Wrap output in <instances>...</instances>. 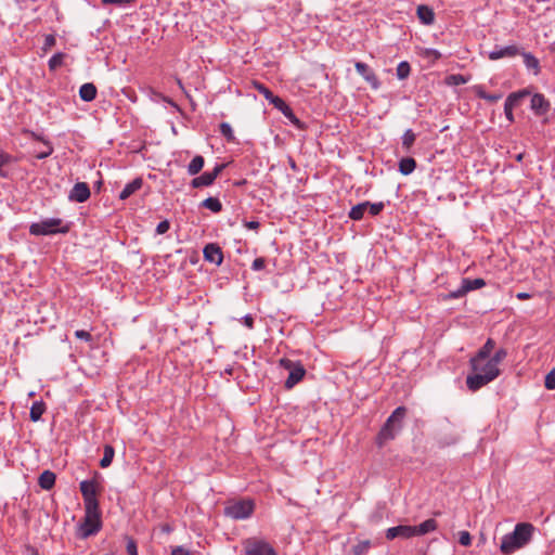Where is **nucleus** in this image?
Returning a JSON list of instances; mask_svg holds the SVG:
<instances>
[{
  "instance_id": "39",
  "label": "nucleus",
  "mask_w": 555,
  "mask_h": 555,
  "mask_svg": "<svg viewBox=\"0 0 555 555\" xmlns=\"http://www.w3.org/2000/svg\"><path fill=\"white\" fill-rule=\"evenodd\" d=\"M410 73H411V66L406 61H402L398 64L397 69H396L398 79H400V80L406 79L409 77Z\"/></svg>"
},
{
  "instance_id": "47",
  "label": "nucleus",
  "mask_w": 555,
  "mask_h": 555,
  "mask_svg": "<svg viewBox=\"0 0 555 555\" xmlns=\"http://www.w3.org/2000/svg\"><path fill=\"white\" fill-rule=\"evenodd\" d=\"M459 543L463 546H469L472 544L470 533L468 531H460Z\"/></svg>"
},
{
  "instance_id": "45",
  "label": "nucleus",
  "mask_w": 555,
  "mask_h": 555,
  "mask_svg": "<svg viewBox=\"0 0 555 555\" xmlns=\"http://www.w3.org/2000/svg\"><path fill=\"white\" fill-rule=\"evenodd\" d=\"M384 207L385 204L383 202L370 203L367 210L371 216H377L383 211Z\"/></svg>"
},
{
  "instance_id": "18",
  "label": "nucleus",
  "mask_w": 555,
  "mask_h": 555,
  "mask_svg": "<svg viewBox=\"0 0 555 555\" xmlns=\"http://www.w3.org/2000/svg\"><path fill=\"white\" fill-rule=\"evenodd\" d=\"M273 106L278 108L293 125L302 128V124L296 117L291 106L280 96L273 101Z\"/></svg>"
},
{
  "instance_id": "52",
  "label": "nucleus",
  "mask_w": 555,
  "mask_h": 555,
  "mask_svg": "<svg viewBox=\"0 0 555 555\" xmlns=\"http://www.w3.org/2000/svg\"><path fill=\"white\" fill-rule=\"evenodd\" d=\"M133 0H102L104 5L106 4H115L118 7H125L126 4L132 2Z\"/></svg>"
},
{
  "instance_id": "17",
  "label": "nucleus",
  "mask_w": 555,
  "mask_h": 555,
  "mask_svg": "<svg viewBox=\"0 0 555 555\" xmlns=\"http://www.w3.org/2000/svg\"><path fill=\"white\" fill-rule=\"evenodd\" d=\"M385 535L387 540H393L396 538L410 539L414 537L413 526L399 525L388 528Z\"/></svg>"
},
{
  "instance_id": "49",
  "label": "nucleus",
  "mask_w": 555,
  "mask_h": 555,
  "mask_svg": "<svg viewBox=\"0 0 555 555\" xmlns=\"http://www.w3.org/2000/svg\"><path fill=\"white\" fill-rule=\"evenodd\" d=\"M266 267V260L262 257L256 258L251 263V269L254 271H260Z\"/></svg>"
},
{
  "instance_id": "34",
  "label": "nucleus",
  "mask_w": 555,
  "mask_h": 555,
  "mask_svg": "<svg viewBox=\"0 0 555 555\" xmlns=\"http://www.w3.org/2000/svg\"><path fill=\"white\" fill-rule=\"evenodd\" d=\"M478 366L479 367H476V369H472L473 372H479V373H482L485 375H488L490 371H494L496 372V377L500 375L501 371L499 369V366L494 365V366H490V359H487L486 361L483 362H479L478 363Z\"/></svg>"
},
{
  "instance_id": "51",
  "label": "nucleus",
  "mask_w": 555,
  "mask_h": 555,
  "mask_svg": "<svg viewBox=\"0 0 555 555\" xmlns=\"http://www.w3.org/2000/svg\"><path fill=\"white\" fill-rule=\"evenodd\" d=\"M75 336L78 338V339H81V340H85V341H91L92 339V336L89 332L85 331V330H78L75 332Z\"/></svg>"
},
{
  "instance_id": "53",
  "label": "nucleus",
  "mask_w": 555,
  "mask_h": 555,
  "mask_svg": "<svg viewBox=\"0 0 555 555\" xmlns=\"http://www.w3.org/2000/svg\"><path fill=\"white\" fill-rule=\"evenodd\" d=\"M53 152V149L50 145H47V149L44 151H41L36 154V158L38 159H44L48 156H50Z\"/></svg>"
},
{
  "instance_id": "3",
  "label": "nucleus",
  "mask_w": 555,
  "mask_h": 555,
  "mask_svg": "<svg viewBox=\"0 0 555 555\" xmlns=\"http://www.w3.org/2000/svg\"><path fill=\"white\" fill-rule=\"evenodd\" d=\"M101 513L98 507H85L83 520L79 524L77 535L80 539H87L98 533L101 529Z\"/></svg>"
},
{
  "instance_id": "40",
  "label": "nucleus",
  "mask_w": 555,
  "mask_h": 555,
  "mask_svg": "<svg viewBox=\"0 0 555 555\" xmlns=\"http://www.w3.org/2000/svg\"><path fill=\"white\" fill-rule=\"evenodd\" d=\"M219 131H220L221 135L225 138V140L228 142L235 141L234 132H233V129L230 124L221 122L219 126Z\"/></svg>"
},
{
  "instance_id": "55",
  "label": "nucleus",
  "mask_w": 555,
  "mask_h": 555,
  "mask_svg": "<svg viewBox=\"0 0 555 555\" xmlns=\"http://www.w3.org/2000/svg\"><path fill=\"white\" fill-rule=\"evenodd\" d=\"M475 93H476V95H477L479 99H482V100H485V96L489 94V93L485 90V88H483L482 86H476V87H475Z\"/></svg>"
},
{
  "instance_id": "36",
  "label": "nucleus",
  "mask_w": 555,
  "mask_h": 555,
  "mask_svg": "<svg viewBox=\"0 0 555 555\" xmlns=\"http://www.w3.org/2000/svg\"><path fill=\"white\" fill-rule=\"evenodd\" d=\"M469 80L468 77H465L461 74H451L446 77L444 82L448 86H461L467 83Z\"/></svg>"
},
{
  "instance_id": "20",
  "label": "nucleus",
  "mask_w": 555,
  "mask_h": 555,
  "mask_svg": "<svg viewBox=\"0 0 555 555\" xmlns=\"http://www.w3.org/2000/svg\"><path fill=\"white\" fill-rule=\"evenodd\" d=\"M519 54V49L517 46H506V47H495L494 50L489 52L488 57L492 61L503 59V57H513Z\"/></svg>"
},
{
  "instance_id": "37",
  "label": "nucleus",
  "mask_w": 555,
  "mask_h": 555,
  "mask_svg": "<svg viewBox=\"0 0 555 555\" xmlns=\"http://www.w3.org/2000/svg\"><path fill=\"white\" fill-rule=\"evenodd\" d=\"M421 55L433 64L440 60L442 56V54L438 50L433 48L423 49Z\"/></svg>"
},
{
  "instance_id": "62",
  "label": "nucleus",
  "mask_w": 555,
  "mask_h": 555,
  "mask_svg": "<svg viewBox=\"0 0 555 555\" xmlns=\"http://www.w3.org/2000/svg\"><path fill=\"white\" fill-rule=\"evenodd\" d=\"M521 159H522V155H521V154H519V155L517 156V160H521Z\"/></svg>"
},
{
  "instance_id": "41",
  "label": "nucleus",
  "mask_w": 555,
  "mask_h": 555,
  "mask_svg": "<svg viewBox=\"0 0 555 555\" xmlns=\"http://www.w3.org/2000/svg\"><path fill=\"white\" fill-rule=\"evenodd\" d=\"M371 548V541L363 540L353 545L352 552L354 555H363Z\"/></svg>"
},
{
  "instance_id": "10",
  "label": "nucleus",
  "mask_w": 555,
  "mask_h": 555,
  "mask_svg": "<svg viewBox=\"0 0 555 555\" xmlns=\"http://www.w3.org/2000/svg\"><path fill=\"white\" fill-rule=\"evenodd\" d=\"M496 378V372L490 371L488 375H485L479 372H474V374L468 375L466 378V385L469 390L477 391L490 382Z\"/></svg>"
},
{
  "instance_id": "11",
  "label": "nucleus",
  "mask_w": 555,
  "mask_h": 555,
  "mask_svg": "<svg viewBox=\"0 0 555 555\" xmlns=\"http://www.w3.org/2000/svg\"><path fill=\"white\" fill-rule=\"evenodd\" d=\"M224 168L225 164H217L212 171H206L199 177L194 178L191 181L192 188L198 189L211 185Z\"/></svg>"
},
{
  "instance_id": "9",
  "label": "nucleus",
  "mask_w": 555,
  "mask_h": 555,
  "mask_svg": "<svg viewBox=\"0 0 555 555\" xmlns=\"http://www.w3.org/2000/svg\"><path fill=\"white\" fill-rule=\"evenodd\" d=\"M485 285H486V282L483 279L478 278V279L470 280V279L464 278V279H462L461 287L457 288L456 291L450 292L446 296V298L447 299H457V298L465 296L467 293H469L472 291L479 289V288L483 287Z\"/></svg>"
},
{
  "instance_id": "6",
  "label": "nucleus",
  "mask_w": 555,
  "mask_h": 555,
  "mask_svg": "<svg viewBox=\"0 0 555 555\" xmlns=\"http://www.w3.org/2000/svg\"><path fill=\"white\" fill-rule=\"evenodd\" d=\"M279 364L284 370L288 371V377L285 380V388L292 389L297 385L305 376L306 370L300 362H294L291 359L282 358Z\"/></svg>"
},
{
  "instance_id": "46",
  "label": "nucleus",
  "mask_w": 555,
  "mask_h": 555,
  "mask_svg": "<svg viewBox=\"0 0 555 555\" xmlns=\"http://www.w3.org/2000/svg\"><path fill=\"white\" fill-rule=\"evenodd\" d=\"M545 388L548 390L555 389V367L551 370L547 375L545 376L544 382Z\"/></svg>"
},
{
  "instance_id": "14",
  "label": "nucleus",
  "mask_w": 555,
  "mask_h": 555,
  "mask_svg": "<svg viewBox=\"0 0 555 555\" xmlns=\"http://www.w3.org/2000/svg\"><path fill=\"white\" fill-rule=\"evenodd\" d=\"M204 259L216 266H220L223 261V253L221 247L216 243L207 244L203 249Z\"/></svg>"
},
{
  "instance_id": "54",
  "label": "nucleus",
  "mask_w": 555,
  "mask_h": 555,
  "mask_svg": "<svg viewBox=\"0 0 555 555\" xmlns=\"http://www.w3.org/2000/svg\"><path fill=\"white\" fill-rule=\"evenodd\" d=\"M171 555H191L188 550L182 546H176L171 551Z\"/></svg>"
},
{
  "instance_id": "60",
  "label": "nucleus",
  "mask_w": 555,
  "mask_h": 555,
  "mask_svg": "<svg viewBox=\"0 0 555 555\" xmlns=\"http://www.w3.org/2000/svg\"><path fill=\"white\" fill-rule=\"evenodd\" d=\"M164 101L173 106L175 108L179 109L178 105L171 99L164 96Z\"/></svg>"
},
{
  "instance_id": "61",
  "label": "nucleus",
  "mask_w": 555,
  "mask_h": 555,
  "mask_svg": "<svg viewBox=\"0 0 555 555\" xmlns=\"http://www.w3.org/2000/svg\"><path fill=\"white\" fill-rule=\"evenodd\" d=\"M163 531H165V532H170V527H169V526H167V525H166V526H164V527H163Z\"/></svg>"
},
{
  "instance_id": "28",
  "label": "nucleus",
  "mask_w": 555,
  "mask_h": 555,
  "mask_svg": "<svg viewBox=\"0 0 555 555\" xmlns=\"http://www.w3.org/2000/svg\"><path fill=\"white\" fill-rule=\"evenodd\" d=\"M370 205V202H363L359 203L358 205L353 206L348 216L350 219L359 221L363 218L365 211L367 210V207Z\"/></svg>"
},
{
  "instance_id": "26",
  "label": "nucleus",
  "mask_w": 555,
  "mask_h": 555,
  "mask_svg": "<svg viewBox=\"0 0 555 555\" xmlns=\"http://www.w3.org/2000/svg\"><path fill=\"white\" fill-rule=\"evenodd\" d=\"M398 167L403 176L411 175L416 168V160L413 157H403L399 160Z\"/></svg>"
},
{
  "instance_id": "48",
  "label": "nucleus",
  "mask_w": 555,
  "mask_h": 555,
  "mask_svg": "<svg viewBox=\"0 0 555 555\" xmlns=\"http://www.w3.org/2000/svg\"><path fill=\"white\" fill-rule=\"evenodd\" d=\"M126 550L129 555H139L137 543L132 538H127Z\"/></svg>"
},
{
  "instance_id": "19",
  "label": "nucleus",
  "mask_w": 555,
  "mask_h": 555,
  "mask_svg": "<svg viewBox=\"0 0 555 555\" xmlns=\"http://www.w3.org/2000/svg\"><path fill=\"white\" fill-rule=\"evenodd\" d=\"M550 102L545 99L543 94L535 93L532 95L530 107L535 115H545L550 111Z\"/></svg>"
},
{
  "instance_id": "24",
  "label": "nucleus",
  "mask_w": 555,
  "mask_h": 555,
  "mask_svg": "<svg viewBox=\"0 0 555 555\" xmlns=\"http://www.w3.org/2000/svg\"><path fill=\"white\" fill-rule=\"evenodd\" d=\"M522 56H524V63H525V66L526 68L531 72L533 75H539L540 74V62L539 60L531 53L529 52H522L521 53Z\"/></svg>"
},
{
  "instance_id": "32",
  "label": "nucleus",
  "mask_w": 555,
  "mask_h": 555,
  "mask_svg": "<svg viewBox=\"0 0 555 555\" xmlns=\"http://www.w3.org/2000/svg\"><path fill=\"white\" fill-rule=\"evenodd\" d=\"M402 147L405 152H410L411 147L415 143L416 134L412 129L405 130V132L402 135Z\"/></svg>"
},
{
  "instance_id": "22",
  "label": "nucleus",
  "mask_w": 555,
  "mask_h": 555,
  "mask_svg": "<svg viewBox=\"0 0 555 555\" xmlns=\"http://www.w3.org/2000/svg\"><path fill=\"white\" fill-rule=\"evenodd\" d=\"M143 180L142 178H135L131 182L127 183L122 191L119 194V199L125 201L130 197L133 193L139 191L142 188Z\"/></svg>"
},
{
  "instance_id": "30",
  "label": "nucleus",
  "mask_w": 555,
  "mask_h": 555,
  "mask_svg": "<svg viewBox=\"0 0 555 555\" xmlns=\"http://www.w3.org/2000/svg\"><path fill=\"white\" fill-rule=\"evenodd\" d=\"M205 160L201 155H196L188 165V173L190 176L197 175L204 167Z\"/></svg>"
},
{
  "instance_id": "56",
  "label": "nucleus",
  "mask_w": 555,
  "mask_h": 555,
  "mask_svg": "<svg viewBox=\"0 0 555 555\" xmlns=\"http://www.w3.org/2000/svg\"><path fill=\"white\" fill-rule=\"evenodd\" d=\"M244 225L248 229V230H258L259 227H260V223L259 221L257 220H250V221H245L244 222Z\"/></svg>"
},
{
  "instance_id": "13",
  "label": "nucleus",
  "mask_w": 555,
  "mask_h": 555,
  "mask_svg": "<svg viewBox=\"0 0 555 555\" xmlns=\"http://www.w3.org/2000/svg\"><path fill=\"white\" fill-rule=\"evenodd\" d=\"M495 347V341L492 338H488L485 345L478 350V352L470 359L469 364L472 369L479 367L478 363L483 362L490 358L491 352Z\"/></svg>"
},
{
  "instance_id": "44",
  "label": "nucleus",
  "mask_w": 555,
  "mask_h": 555,
  "mask_svg": "<svg viewBox=\"0 0 555 555\" xmlns=\"http://www.w3.org/2000/svg\"><path fill=\"white\" fill-rule=\"evenodd\" d=\"M56 43V38L54 35L49 34L44 36V41L42 46V51L48 52L52 47H54Z\"/></svg>"
},
{
  "instance_id": "2",
  "label": "nucleus",
  "mask_w": 555,
  "mask_h": 555,
  "mask_svg": "<svg viewBox=\"0 0 555 555\" xmlns=\"http://www.w3.org/2000/svg\"><path fill=\"white\" fill-rule=\"evenodd\" d=\"M406 415L404 406H398L387 418L376 437V443L382 448L386 442L396 438L402 429V421Z\"/></svg>"
},
{
  "instance_id": "16",
  "label": "nucleus",
  "mask_w": 555,
  "mask_h": 555,
  "mask_svg": "<svg viewBox=\"0 0 555 555\" xmlns=\"http://www.w3.org/2000/svg\"><path fill=\"white\" fill-rule=\"evenodd\" d=\"M90 197V189L86 182H77L69 192L68 198L72 202L83 203Z\"/></svg>"
},
{
  "instance_id": "42",
  "label": "nucleus",
  "mask_w": 555,
  "mask_h": 555,
  "mask_svg": "<svg viewBox=\"0 0 555 555\" xmlns=\"http://www.w3.org/2000/svg\"><path fill=\"white\" fill-rule=\"evenodd\" d=\"M506 356H507L506 350L503 348H500L499 350H496L494 352V354L491 358H489L490 366L491 367L494 365L499 366V364L506 358Z\"/></svg>"
},
{
  "instance_id": "31",
  "label": "nucleus",
  "mask_w": 555,
  "mask_h": 555,
  "mask_svg": "<svg viewBox=\"0 0 555 555\" xmlns=\"http://www.w3.org/2000/svg\"><path fill=\"white\" fill-rule=\"evenodd\" d=\"M253 86L254 88L260 93L262 94L266 100H268L271 104H273V101H275V99H278L279 96L278 95H274L272 91H270L263 83L259 82V81H253Z\"/></svg>"
},
{
  "instance_id": "57",
  "label": "nucleus",
  "mask_w": 555,
  "mask_h": 555,
  "mask_svg": "<svg viewBox=\"0 0 555 555\" xmlns=\"http://www.w3.org/2000/svg\"><path fill=\"white\" fill-rule=\"evenodd\" d=\"M502 98V94L500 93H496V94H488L485 96V100L490 102V103H495L498 102L500 99Z\"/></svg>"
},
{
  "instance_id": "21",
  "label": "nucleus",
  "mask_w": 555,
  "mask_h": 555,
  "mask_svg": "<svg viewBox=\"0 0 555 555\" xmlns=\"http://www.w3.org/2000/svg\"><path fill=\"white\" fill-rule=\"evenodd\" d=\"M416 14L421 23L424 25H431L435 22V12L430 7L426 4L418 5L416 9Z\"/></svg>"
},
{
  "instance_id": "43",
  "label": "nucleus",
  "mask_w": 555,
  "mask_h": 555,
  "mask_svg": "<svg viewBox=\"0 0 555 555\" xmlns=\"http://www.w3.org/2000/svg\"><path fill=\"white\" fill-rule=\"evenodd\" d=\"M13 160L12 156L8 153L0 151V176L5 178L8 173L2 168Z\"/></svg>"
},
{
  "instance_id": "50",
  "label": "nucleus",
  "mask_w": 555,
  "mask_h": 555,
  "mask_svg": "<svg viewBox=\"0 0 555 555\" xmlns=\"http://www.w3.org/2000/svg\"><path fill=\"white\" fill-rule=\"evenodd\" d=\"M170 228V223L168 220L160 221L156 227V233L157 234H164L166 233Z\"/></svg>"
},
{
  "instance_id": "1",
  "label": "nucleus",
  "mask_w": 555,
  "mask_h": 555,
  "mask_svg": "<svg viewBox=\"0 0 555 555\" xmlns=\"http://www.w3.org/2000/svg\"><path fill=\"white\" fill-rule=\"evenodd\" d=\"M534 527L529 522H519L515 526L514 531L502 538L500 551L504 555H512L519 548L526 546L532 539Z\"/></svg>"
},
{
  "instance_id": "29",
  "label": "nucleus",
  "mask_w": 555,
  "mask_h": 555,
  "mask_svg": "<svg viewBox=\"0 0 555 555\" xmlns=\"http://www.w3.org/2000/svg\"><path fill=\"white\" fill-rule=\"evenodd\" d=\"M46 411L43 401H35L30 408L29 417L33 422H38Z\"/></svg>"
},
{
  "instance_id": "5",
  "label": "nucleus",
  "mask_w": 555,
  "mask_h": 555,
  "mask_svg": "<svg viewBox=\"0 0 555 555\" xmlns=\"http://www.w3.org/2000/svg\"><path fill=\"white\" fill-rule=\"evenodd\" d=\"M255 511V501L251 499H240L228 502L224 507V515L234 520L249 518Z\"/></svg>"
},
{
  "instance_id": "8",
  "label": "nucleus",
  "mask_w": 555,
  "mask_h": 555,
  "mask_svg": "<svg viewBox=\"0 0 555 555\" xmlns=\"http://www.w3.org/2000/svg\"><path fill=\"white\" fill-rule=\"evenodd\" d=\"M85 507H98V482L95 479L82 480L79 485Z\"/></svg>"
},
{
  "instance_id": "4",
  "label": "nucleus",
  "mask_w": 555,
  "mask_h": 555,
  "mask_svg": "<svg viewBox=\"0 0 555 555\" xmlns=\"http://www.w3.org/2000/svg\"><path fill=\"white\" fill-rule=\"evenodd\" d=\"M69 224H63V220L60 218H49L39 222L31 223L29 227V233L31 235H51L56 233H67L69 231Z\"/></svg>"
},
{
  "instance_id": "15",
  "label": "nucleus",
  "mask_w": 555,
  "mask_h": 555,
  "mask_svg": "<svg viewBox=\"0 0 555 555\" xmlns=\"http://www.w3.org/2000/svg\"><path fill=\"white\" fill-rule=\"evenodd\" d=\"M354 67L357 73L361 75L374 90H377L380 87V81L378 80L375 73L369 67L367 64L363 62H356Z\"/></svg>"
},
{
  "instance_id": "35",
  "label": "nucleus",
  "mask_w": 555,
  "mask_h": 555,
  "mask_svg": "<svg viewBox=\"0 0 555 555\" xmlns=\"http://www.w3.org/2000/svg\"><path fill=\"white\" fill-rule=\"evenodd\" d=\"M114 455H115L114 448L112 446H109V444H106L104 447L103 457L100 461L101 467H103V468L108 467L112 464V462H113Z\"/></svg>"
},
{
  "instance_id": "12",
  "label": "nucleus",
  "mask_w": 555,
  "mask_h": 555,
  "mask_svg": "<svg viewBox=\"0 0 555 555\" xmlns=\"http://www.w3.org/2000/svg\"><path fill=\"white\" fill-rule=\"evenodd\" d=\"M530 92L526 89L511 93L504 103V114L508 121H514L513 108L519 103V101L529 95Z\"/></svg>"
},
{
  "instance_id": "23",
  "label": "nucleus",
  "mask_w": 555,
  "mask_h": 555,
  "mask_svg": "<svg viewBox=\"0 0 555 555\" xmlns=\"http://www.w3.org/2000/svg\"><path fill=\"white\" fill-rule=\"evenodd\" d=\"M437 529V521L433 518H429L418 526H413L414 537L424 535Z\"/></svg>"
},
{
  "instance_id": "59",
  "label": "nucleus",
  "mask_w": 555,
  "mask_h": 555,
  "mask_svg": "<svg viewBox=\"0 0 555 555\" xmlns=\"http://www.w3.org/2000/svg\"><path fill=\"white\" fill-rule=\"evenodd\" d=\"M516 298L519 300H526L531 298V295L529 293H518L516 294Z\"/></svg>"
},
{
  "instance_id": "27",
  "label": "nucleus",
  "mask_w": 555,
  "mask_h": 555,
  "mask_svg": "<svg viewBox=\"0 0 555 555\" xmlns=\"http://www.w3.org/2000/svg\"><path fill=\"white\" fill-rule=\"evenodd\" d=\"M55 474L51 470H44L40 474L38 483L44 490H50L55 483Z\"/></svg>"
},
{
  "instance_id": "7",
  "label": "nucleus",
  "mask_w": 555,
  "mask_h": 555,
  "mask_svg": "<svg viewBox=\"0 0 555 555\" xmlns=\"http://www.w3.org/2000/svg\"><path fill=\"white\" fill-rule=\"evenodd\" d=\"M246 555H278L274 548L264 540L248 538L243 541Z\"/></svg>"
},
{
  "instance_id": "38",
  "label": "nucleus",
  "mask_w": 555,
  "mask_h": 555,
  "mask_svg": "<svg viewBox=\"0 0 555 555\" xmlns=\"http://www.w3.org/2000/svg\"><path fill=\"white\" fill-rule=\"evenodd\" d=\"M65 56H66V54L63 52H57V53L53 54L48 62L49 69L55 70L56 68L62 66Z\"/></svg>"
},
{
  "instance_id": "25",
  "label": "nucleus",
  "mask_w": 555,
  "mask_h": 555,
  "mask_svg": "<svg viewBox=\"0 0 555 555\" xmlns=\"http://www.w3.org/2000/svg\"><path fill=\"white\" fill-rule=\"evenodd\" d=\"M79 96L85 102H91L96 96V88L93 83H83L79 89Z\"/></svg>"
},
{
  "instance_id": "58",
  "label": "nucleus",
  "mask_w": 555,
  "mask_h": 555,
  "mask_svg": "<svg viewBox=\"0 0 555 555\" xmlns=\"http://www.w3.org/2000/svg\"><path fill=\"white\" fill-rule=\"evenodd\" d=\"M243 323L248 328H253V326H254V319H253V317L250 314H246L245 317H243Z\"/></svg>"
},
{
  "instance_id": "33",
  "label": "nucleus",
  "mask_w": 555,
  "mask_h": 555,
  "mask_svg": "<svg viewBox=\"0 0 555 555\" xmlns=\"http://www.w3.org/2000/svg\"><path fill=\"white\" fill-rule=\"evenodd\" d=\"M201 205L212 212H220L222 210V204L217 197H208Z\"/></svg>"
}]
</instances>
